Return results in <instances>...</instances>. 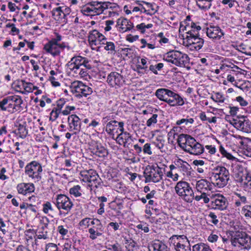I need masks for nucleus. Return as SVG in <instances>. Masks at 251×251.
<instances>
[{"label": "nucleus", "mask_w": 251, "mask_h": 251, "mask_svg": "<svg viewBox=\"0 0 251 251\" xmlns=\"http://www.w3.org/2000/svg\"><path fill=\"white\" fill-rule=\"evenodd\" d=\"M103 1L92 0L84 5L81 10L86 16H93L104 14L110 18L116 17L121 12L120 6L116 3Z\"/></svg>", "instance_id": "obj_1"}, {"label": "nucleus", "mask_w": 251, "mask_h": 251, "mask_svg": "<svg viewBox=\"0 0 251 251\" xmlns=\"http://www.w3.org/2000/svg\"><path fill=\"white\" fill-rule=\"evenodd\" d=\"M90 62L87 57L75 55L67 64L68 70L74 77L87 80L90 78L89 70L92 68Z\"/></svg>", "instance_id": "obj_2"}, {"label": "nucleus", "mask_w": 251, "mask_h": 251, "mask_svg": "<svg viewBox=\"0 0 251 251\" xmlns=\"http://www.w3.org/2000/svg\"><path fill=\"white\" fill-rule=\"evenodd\" d=\"M177 142L184 151L190 154L200 155L204 152V147L189 135L180 134Z\"/></svg>", "instance_id": "obj_3"}, {"label": "nucleus", "mask_w": 251, "mask_h": 251, "mask_svg": "<svg viewBox=\"0 0 251 251\" xmlns=\"http://www.w3.org/2000/svg\"><path fill=\"white\" fill-rule=\"evenodd\" d=\"M155 95L160 100L166 102L170 106H181L184 104V100L180 95L166 88L156 90Z\"/></svg>", "instance_id": "obj_4"}, {"label": "nucleus", "mask_w": 251, "mask_h": 251, "mask_svg": "<svg viewBox=\"0 0 251 251\" xmlns=\"http://www.w3.org/2000/svg\"><path fill=\"white\" fill-rule=\"evenodd\" d=\"M23 103L21 97L18 95L8 96L0 100V110L10 113L20 112L22 110Z\"/></svg>", "instance_id": "obj_5"}, {"label": "nucleus", "mask_w": 251, "mask_h": 251, "mask_svg": "<svg viewBox=\"0 0 251 251\" xmlns=\"http://www.w3.org/2000/svg\"><path fill=\"white\" fill-rule=\"evenodd\" d=\"M212 184L218 188L225 186L229 179V173L225 167L218 165L213 169L210 177Z\"/></svg>", "instance_id": "obj_6"}, {"label": "nucleus", "mask_w": 251, "mask_h": 251, "mask_svg": "<svg viewBox=\"0 0 251 251\" xmlns=\"http://www.w3.org/2000/svg\"><path fill=\"white\" fill-rule=\"evenodd\" d=\"M213 184L208 180L205 179H200L196 182V189L198 192L201 193L200 195L195 196V200L196 201H200L202 200L205 203H207L210 201L209 197L213 194L212 190L213 189Z\"/></svg>", "instance_id": "obj_7"}, {"label": "nucleus", "mask_w": 251, "mask_h": 251, "mask_svg": "<svg viewBox=\"0 0 251 251\" xmlns=\"http://www.w3.org/2000/svg\"><path fill=\"white\" fill-rule=\"evenodd\" d=\"M163 59L178 67H185L189 62V58L186 54L176 50H173L165 54Z\"/></svg>", "instance_id": "obj_8"}, {"label": "nucleus", "mask_w": 251, "mask_h": 251, "mask_svg": "<svg viewBox=\"0 0 251 251\" xmlns=\"http://www.w3.org/2000/svg\"><path fill=\"white\" fill-rule=\"evenodd\" d=\"M175 190L176 194L187 202L191 203L195 199L194 191L186 181L181 180L177 182L175 186Z\"/></svg>", "instance_id": "obj_9"}, {"label": "nucleus", "mask_w": 251, "mask_h": 251, "mask_svg": "<svg viewBox=\"0 0 251 251\" xmlns=\"http://www.w3.org/2000/svg\"><path fill=\"white\" fill-rule=\"evenodd\" d=\"M53 203L59 211V215L64 216L70 211L74 205L70 198L64 194L57 195Z\"/></svg>", "instance_id": "obj_10"}, {"label": "nucleus", "mask_w": 251, "mask_h": 251, "mask_svg": "<svg viewBox=\"0 0 251 251\" xmlns=\"http://www.w3.org/2000/svg\"><path fill=\"white\" fill-rule=\"evenodd\" d=\"M43 168L42 165L36 161H32L25 167V173L34 182H39L42 178Z\"/></svg>", "instance_id": "obj_11"}, {"label": "nucleus", "mask_w": 251, "mask_h": 251, "mask_svg": "<svg viewBox=\"0 0 251 251\" xmlns=\"http://www.w3.org/2000/svg\"><path fill=\"white\" fill-rule=\"evenodd\" d=\"M110 120L109 116L103 117L102 120L103 125H105V131L107 133L115 139L117 135L121 131L124 130V123L123 122H118L112 120L108 122Z\"/></svg>", "instance_id": "obj_12"}, {"label": "nucleus", "mask_w": 251, "mask_h": 251, "mask_svg": "<svg viewBox=\"0 0 251 251\" xmlns=\"http://www.w3.org/2000/svg\"><path fill=\"white\" fill-rule=\"evenodd\" d=\"M65 49L68 50L72 49L68 42H62L61 44H56L50 40L44 45L43 47V50L46 53L54 57L60 56L61 52Z\"/></svg>", "instance_id": "obj_13"}, {"label": "nucleus", "mask_w": 251, "mask_h": 251, "mask_svg": "<svg viewBox=\"0 0 251 251\" xmlns=\"http://www.w3.org/2000/svg\"><path fill=\"white\" fill-rule=\"evenodd\" d=\"M169 243L176 251H191L189 242L184 235H173L169 239Z\"/></svg>", "instance_id": "obj_14"}, {"label": "nucleus", "mask_w": 251, "mask_h": 251, "mask_svg": "<svg viewBox=\"0 0 251 251\" xmlns=\"http://www.w3.org/2000/svg\"><path fill=\"white\" fill-rule=\"evenodd\" d=\"M107 40L105 36L97 29H92L89 31L88 42L93 50L98 51L100 48V45Z\"/></svg>", "instance_id": "obj_15"}, {"label": "nucleus", "mask_w": 251, "mask_h": 251, "mask_svg": "<svg viewBox=\"0 0 251 251\" xmlns=\"http://www.w3.org/2000/svg\"><path fill=\"white\" fill-rule=\"evenodd\" d=\"M104 231V226L100 220L93 218L91 222V226L88 230V237L92 241H96L102 237Z\"/></svg>", "instance_id": "obj_16"}, {"label": "nucleus", "mask_w": 251, "mask_h": 251, "mask_svg": "<svg viewBox=\"0 0 251 251\" xmlns=\"http://www.w3.org/2000/svg\"><path fill=\"white\" fill-rule=\"evenodd\" d=\"M201 30V27L198 23H195L191 19L190 16H187L186 19L181 22L180 24L179 30L186 31L185 36H193L199 35V32Z\"/></svg>", "instance_id": "obj_17"}, {"label": "nucleus", "mask_w": 251, "mask_h": 251, "mask_svg": "<svg viewBox=\"0 0 251 251\" xmlns=\"http://www.w3.org/2000/svg\"><path fill=\"white\" fill-rule=\"evenodd\" d=\"M231 244L234 247L241 246L249 250L251 249V237L245 232H236L231 236Z\"/></svg>", "instance_id": "obj_18"}, {"label": "nucleus", "mask_w": 251, "mask_h": 251, "mask_svg": "<svg viewBox=\"0 0 251 251\" xmlns=\"http://www.w3.org/2000/svg\"><path fill=\"white\" fill-rule=\"evenodd\" d=\"M163 173L158 166H148L144 171L146 182L156 183L162 179Z\"/></svg>", "instance_id": "obj_19"}, {"label": "nucleus", "mask_w": 251, "mask_h": 251, "mask_svg": "<svg viewBox=\"0 0 251 251\" xmlns=\"http://www.w3.org/2000/svg\"><path fill=\"white\" fill-rule=\"evenodd\" d=\"M70 88L71 92L77 97H86L93 92L92 88L80 81L71 83Z\"/></svg>", "instance_id": "obj_20"}, {"label": "nucleus", "mask_w": 251, "mask_h": 251, "mask_svg": "<svg viewBox=\"0 0 251 251\" xmlns=\"http://www.w3.org/2000/svg\"><path fill=\"white\" fill-rule=\"evenodd\" d=\"M203 39L200 38L199 35L193 36H184L183 44L188 49L191 51L200 50L203 46Z\"/></svg>", "instance_id": "obj_21"}, {"label": "nucleus", "mask_w": 251, "mask_h": 251, "mask_svg": "<svg viewBox=\"0 0 251 251\" xmlns=\"http://www.w3.org/2000/svg\"><path fill=\"white\" fill-rule=\"evenodd\" d=\"M82 180L89 183V185L97 187L100 183V178L96 171L93 169L80 172Z\"/></svg>", "instance_id": "obj_22"}, {"label": "nucleus", "mask_w": 251, "mask_h": 251, "mask_svg": "<svg viewBox=\"0 0 251 251\" xmlns=\"http://www.w3.org/2000/svg\"><path fill=\"white\" fill-rule=\"evenodd\" d=\"M209 198L211 202V206L215 209L224 210L227 206L228 202L223 195L220 193H213Z\"/></svg>", "instance_id": "obj_23"}, {"label": "nucleus", "mask_w": 251, "mask_h": 251, "mask_svg": "<svg viewBox=\"0 0 251 251\" xmlns=\"http://www.w3.org/2000/svg\"><path fill=\"white\" fill-rule=\"evenodd\" d=\"M232 125L236 128L243 132H251V121L246 117L243 116L238 120H234Z\"/></svg>", "instance_id": "obj_24"}, {"label": "nucleus", "mask_w": 251, "mask_h": 251, "mask_svg": "<svg viewBox=\"0 0 251 251\" xmlns=\"http://www.w3.org/2000/svg\"><path fill=\"white\" fill-rule=\"evenodd\" d=\"M68 125L69 131L76 134L80 130L81 122L76 115L72 114L68 117Z\"/></svg>", "instance_id": "obj_25"}, {"label": "nucleus", "mask_w": 251, "mask_h": 251, "mask_svg": "<svg viewBox=\"0 0 251 251\" xmlns=\"http://www.w3.org/2000/svg\"><path fill=\"white\" fill-rule=\"evenodd\" d=\"M106 81L111 87H117L122 85L124 80L120 74L116 72H112L107 75Z\"/></svg>", "instance_id": "obj_26"}, {"label": "nucleus", "mask_w": 251, "mask_h": 251, "mask_svg": "<svg viewBox=\"0 0 251 251\" xmlns=\"http://www.w3.org/2000/svg\"><path fill=\"white\" fill-rule=\"evenodd\" d=\"M115 26L121 33L130 31L134 27L133 24L130 20L124 18H119L116 21Z\"/></svg>", "instance_id": "obj_27"}, {"label": "nucleus", "mask_w": 251, "mask_h": 251, "mask_svg": "<svg viewBox=\"0 0 251 251\" xmlns=\"http://www.w3.org/2000/svg\"><path fill=\"white\" fill-rule=\"evenodd\" d=\"M206 34L207 36L215 41L224 38V32L218 26H210L207 28Z\"/></svg>", "instance_id": "obj_28"}, {"label": "nucleus", "mask_w": 251, "mask_h": 251, "mask_svg": "<svg viewBox=\"0 0 251 251\" xmlns=\"http://www.w3.org/2000/svg\"><path fill=\"white\" fill-rule=\"evenodd\" d=\"M134 61L135 63L132 65L133 70L138 74H144L148 68V59L138 57Z\"/></svg>", "instance_id": "obj_29"}, {"label": "nucleus", "mask_w": 251, "mask_h": 251, "mask_svg": "<svg viewBox=\"0 0 251 251\" xmlns=\"http://www.w3.org/2000/svg\"><path fill=\"white\" fill-rule=\"evenodd\" d=\"M16 189L18 194L25 196L34 192L35 187L31 182H21L17 184Z\"/></svg>", "instance_id": "obj_30"}, {"label": "nucleus", "mask_w": 251, "mask_h": 251, "mask_svg": "<svg viewBox=\"0 0 251 251\" xmlns=\"http://www.w3.org/2000/svg\"><path fill=\"white\" fill-rule=\"evenodd\" d=\"M116 142L124 147H127L131 141V136L130 134L124 130L121 131L115 138Z\"/></svg>", "instance_id": "obj_31"}, {"label": "nucleus", "mask_w": 251, "mask_h": 251, "mask_svg": "<svg viewBox=\"0 0 251 251\" xmlns=\"http://www.w3.org/2000/svg\"><path fill=\"white\" fill-rule=\"evenodd\" d=\"M177 170L184 177H188L190 176L191 167L187 162L177 158Z\"/></svg>", "instance_id": "obj_32"}, {"label": "nucleus", "mask_w": 251, "mask_h": 251, "mask_svg": "<svg viewBox=\"0 0 251 251\" xmlns=\"http://www.w3.org/2000/svg\"><path fill=\"white\" fill-rule=\"evenodd\" d=\"M141 9H142V13L147 15H152L157 11L156 5L153 3H150L144 1H141Z\"/></svg>", "instance_id": "obj_33"}, {"label": "nucleus", "mask_w": 251, "mask_h": 251, "mask_svg": "<svg viewBox=\"0 0 251 251\" xmlns=\"http://www.w3.org/2000/svg\"><path fill=\"white\" fill-rule=\"evenodd\" d=\"M90 149L92 153L100 157H104L108 154L107 150L103 147L97 143Z\"/></svg>", "instance_id": "obj_34"}, {"label": "nucleus", "mask_w": 251, "mask_h": 251, "mask_svg": "<svg viewBox=\"0 0 251 251\" xmlns=\"http://www.w3.org/2000/svg\"><path fill=\"white\" fill-rule=\"evenodd\" d=\"M150 251H169V249L163 243L155 241L149 247Z\"/></svg>", "instance_id": "obj_35"}, {"label": "nucleus", "mask_w": 251, "mask_h": 251, "mask_svg": "<svg viewBox=\"0 0 251 251\" xmlns=\"http://www.w3.org/2000/svg\"><path fill=\"white\" fill-rule=\"evenodd\" d=\"M52 16L54 19L59 22L66 23L67 21V17L59 6L53 9Z\"/></svg>", "instance_id": "obj_36"}, {"label": "nucleus", "mask_w": 251, "mask_h": 251, "mask_svg": "<svg viewBox=\"0 0 251 251\" xmlns=\"http://www.w3.org/2000/svg\"><path fill=\"white\" fill-rule=\"evenodd\" d=\"M232 197L234 204L237 207L240 206L247 202L246 197L241 193H234Z\"/></svg>", "instance_id": "obj_37"}, {"label": "nucleus", "mask_w": 251, "mask_h": 251, "mask_svg": "<svg viewBox=\"0 0 251 251\" xmlns=\"http://www.w3.org/2000/svg\"><path fill=\"white\" fill-rule=\"evenodd\" d=\"M152 144L154 145L161 152H166L165 147V140L163 136H157L154 141H152Z\"/></svg>", "instance_id": "obj_38"}, {"label": "nucleus", "mask_w": 251, "mask_h": 251, "mask_svg": "<svg viewBox=\"0 0 251 251\" xmlns=\"http://www.w3.org/2000/svg\"><path fill=\"white\" fill-rule=\"evenodd\" d=\"M69 192L71 196L74 198L81 197L83 193V189L79 185L72 186L69 189Z\"/></svg>", "instance_id": "obj_39"}, {"label": "nucleus", "mask_w": 251, "mask_h": 251, "mask_svg": "<svg viewBox=\"0 0 251 251\" xmlns=\"http://www.w3.org/2000/svg\"><path fill=\"white\" fill-rule=\"evenodd\" d=\"M153 27V24L149 22L144 21L136 25V29L142 34L145 33L147 29Z\"/></svg>", "instance_id": "obj_40"}, {"label": "nucleus", "mask_w": 251, "mask_h": 251, "mask_svg": "<svg viewBox=\"0 0 251 251\" xmlns=\"http://www.w3.org/2000/svg\"><path fill=\"white\" fill-rule=\"evenodd\" d=\"M114 21L112 20H108L104 21L103 28L105 35L112 33V32L114 31L113 28L114 26Z\"/></svg>", "instance_id": "obj_41"}, {"label": "nucleus", "mask_w": 251, "mask_h": 251, "mask_svg": "<svg viewBox=\"0 0 251 251\" xmlns=\"http://www.w3.org/2000/svg\"><path fill=\"white\" fill-rule=\"evenodd\" d=\"M103 47L104 49L108 51V53L113 54L116 52V46L115 43L111 41L103 42V44L100 45V48Z\"/></svg>", "instance_id": "obj_42"}, {"label": "nucleus", "mask_w": 251, "mask_h": 251, "mask_svg": "<svg viewBox=\"0 0 251 251\" xmlns=\"http://www.w3.org/2000/svg\"><path fill=\"white\" fill-rule=\"evenodd\" d=\"M150 39H141L140 42L142 44V46L140 47L141 49H144L146 47L149 49L153 50L156 48V46L155 42L151 41Z\"/></svg>", "instance_id": "obj_43"}, {"label": "nucleus", "mask_w": 251, "mask_h": 251, "mask_svg": "<svg viewBox=\"0 0 251 251\" xmlns=\"http://www.w3.org/2000/svg\"><path fill=\"white\" fill-rule=\"evenodd\" d=\"M213 0H196L197 5L201 9L208 10L212 5Z\"/></svg>", "instance_id": "obj_44"}, {"label": "nucleus", "mask_w": 251, "mask_h": 251, "mask_svg": "<svg viewBox=\"0 0 251 251\" xmlns=\"http://www.w3.org/2000/svg\"><path fill=\"white\" fill-rule=\"evenodd\" d=\"M35 89H37V87L34 86L33 83L28 82L24 80V88L23 94H27L32 92Z\"/></svg>", "instance_id": "obj_45"}, {"label": "nucleus", "mask_w": 251, "mask_h": 251, "mask_svg": "<svg viewBox=\"0 0 251 251\" xmlns=\"http://www.w3.org/2000/svg\"><path fill=\"white\" fill-rule=\"evenodd\" d=\"M57 232L60 235V236L63 239L65 238L66 237H69V227L67 225L58 226L57 227Z\"/></svg>", "instance_id": "obj_46"}, {"label": "nucleus", "mask_w": 251, "mask_h": 251, "mask_svg": "<svg viewBox=\"0 0 251 251\" xmlns=\"http://www.w3.org/2000/svg\"><path fill=\"white\" fill-rule=\"evenodd\" d=\"M193 251H213L209 246L204 243H200L193 246Z\"/></svg>", "instance_id": "obj_47"}, {"label": "nucleus", "mask_w": 251, "mask_h": 251, "mask_svg": "<svg viewBox=\"0 0 251 251\" xmlns=\"http://www.w3.org/2000/svg\"><path fill=\"white\" fill-rule=\"evenodd\" d=\"M16 134L21 138L24 139L27 134V130L25 126L20 125L16 130Z\"/></svg>", "instance_id": "obj_48"}, {"label": "nucleus", "mask_w": 251, "mask_h": 251, "mask_svg": "<svg viewBox=\"0 0 251 251\" xmlns=\"http://www.w3.org/2000/svg\"><path fill=\"white\" fill-rule=\"evenodd\" d=\"M211 99L219 104L224 103L225 100L224 95L219 92L216 93L211 97Z\"/></svg>", "instance_id": "obj_49"}, {"label": "nucleus", "mask_w": 251, "mask_h": 251, "mask_svg": "<svg viewBox=\"0 0 251 251\" xmlns=\"http://www.w3.org/2000/svg\"><path fill=\"white\" fill-rule=\"evenodd\" d=\"M246 191H251V175L247 174L243 182Z\"/></svg>", "instance_id": "obj_50"}, {"label": "nucleus", "mask_w": 251, "mask_h": 251, "mask_svg": "<svg viewBox=\"0 0 251 251\" xmlns=\"http://www.w3.org/2000/svg\"><path fill=\"white\" fill-rule=\"evenodd\" d=\"M209 155L211 156L214 155L217 152V149L215 146L213 145H207L204 147V151Z\"/></svg>", "instance_id": "obj_51"}, {"label": "nucleus", "mask_w": 251, "mask_h": 251, "mask_svg": "<svg viewBox=\"0 0 251 251\" xmlns=\"http://www.w3.org/2000/svg\"><path fill=\"white\" fill-rule=\"evenodd\" d=\"M93 218H85L82 219L79 223V226L84 228H88L91 226V222Z\"/></svg>", "instance_id": "obj_52"}, {"label": "nucleus", "mask_w": 251, "mask_h": 251, "mask_svg": "<svg viewBox=\"0 0 251 251\" xmlns=\"http://www.w3.org/2000/svg\"><path fill=\"white\" fill-rule=\"evenodd\" d=\"M61 112L53 107L50 113L49 119L51 121H55L58 117Z\"/></svg>", "instance_id": "obj_53"}, {"label": "nucleus", "mask_w": 251, "mask_h": 251, "mask_svg": "<svg viewBox=\"0 0 251 251\" xmlns=\"http://www.w3.org/2000/svg\"><path fill=\"white\" fill-rule=\"evenodd\" d=\"M166 176L171 179L173 181H177L180 177L176 171L167 172L165 173Z\"/></svg>", "instance_id": "obj_54"}, {"label": "nucleus", "mask_w": 251, "mask_h": 251, "mask_svg": "<svg viewBox=\"0 0 251 251\" xmlns=\"http://www.w3.org/2000/svg\"><path fill=\"white\" fill-rule=\"evenodd\" d=\"M219 151L223 157H226L228 159L233 160L234 158L231 154L228 152L222 145H220L219 147Z\"/></svg>", "instance_id": "obj_55"}, {"label": "nucleus", "mask_w": 251, "mask_h": 251, "mask_svg": "<svg viewBox=\"0 0 251 251\" xmlns=\"http://www.w3.org/2000/svg\"><path fill=\"white\" fill-rule=\"evenodd\" d=\"M194 121L193 118H183L180 120H177L176 122V124L178 126H180L182 124H184L186 126L188 125L189 124H192L194 123Z\"/></svg>", "instance_id": "obj_56"}, {"label": "nucleus", "mask_w": 251, "mask_h": 251, "mask_svg": "<svg viewBox=\"0 0 251 251\" xmlns=\"http://www.w3.org/2000/svg\"><path fill=\"white\" fill-rule=\"evenodd\" d=\"M75 107L73 105H66L64 109L61 111V114L64 116L69 115L72 111H74Z\"/></svg>", "instance_id": "obj_57"}, {"label": "nucleus", "mask_w": 251, "mask_h": 251, "mask_svg": "<svg viewBox=\"0 0 251 251\" xmlns=\"http://www.w3.org/2000/svg\"><path fill=\"white\" fill-rule=\"evenodd\" d=\"M221 3L224 5H227L226 8H232L237 3L236 0H222Z\"/></svg>", "instance_id": "obj_58"}, {"label": "nucleus", "mask_w": 251, "mask_h": 251, "mask_svg": "<svg viewBox=\"0 0 251 251\" xmlns=\"http://www.w3.org/2000/svg\"><path fill=\"white\" fill-rule=\"evenodd\" d=\"M43 211L45 214H48L50 211H53V208L51 203L49 201H46L43 204Z\"/></svg>", "instance_id": "obj_59"}, {"label": "nucleus", "mask_w": 251, "mask_h": 251, "mask_svg": "<svg viewBox=\"0 0 251 251\" xmlns=\"http://www.w3.org/2000/svg\"><path fill=\"white\" fill-rule=\"evenodd\" d=\"M163 67V64L159 63L155 65H151L150 66V70L154 74H157V71L160 70Z\"/></svg>", "instance_id": "obj_60"}, {"label": "nucleus", "mask_w": 251, "mask_h": 251, "mask_svg": "<svg viewBox=\"0 0 251 251\" xmlns=\"http://www.w3.org/2000/svg\"><path fill=\"white\" fill-rule=\"evenodd\" d=\"M6 27L7 28H10V34L12 35L18 34L19 32V30L18 29L14 24L8 23L6 25Z\"/></svg>", "instance_id": "obj_61"}, {"label": "nucleus", "mask_w": 251, "mask_h": 251, "mask_svg": "<svg viewBox=\"0 0 251 251\" xmlns=\"http://www.w3.org/2000/svg\"><path fill=\"white\" fill-rule=\"evenodd\" d=\"M208 218L209 219L208 221L214 225H217L218 224L219 220L215 213L210 212L208 215Z\"/></svg>", "instance_id": "obj_62"}, {"label": "nucleus", "mask_w": 251, "mask_h": 251, "mask_svg": "<svg viewBox=\"0 0 251 251\" xmlns=\"http://www.w3.org/2000/svg\"><path fill=\"white\" fill-rule=\"evenodd\" d=\"M242 212L246 217L251 218V205L244 206L242 208Z\"/></svg>", "instance_id": "obj_63"}, {"label": "nucleus", "mask_w": 251, "mask_h": 251, "mask_svg": "<svg viewBox=\"0 0 251 251\" xmlns=\"http://www.w3.org/2000/svg\"><path fill=\"white\" fill-rule=\"evenodd\" d=\"M126 251H137L138 247L136 245V243L133 241L128 243L126 246Z\"/></svg>", "instance_id": "obj_64"}]
</instances>
